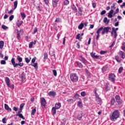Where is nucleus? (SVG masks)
Returning <instances> with one entry per match:
<instances>
[{"label":"nucleus","instance_id":"f257e3e1","mask_svg":"<svg viewBox=\"0 0 125 125\" xmlns=\"http://www.w3.org/2000/svg\"><path fill=\"white\" fill-rule=\"evenodd\" d=\"M118 55L115 56V60L118 63L122 62V59H125V53L123 51H120L118 53Z\"/></svg>","mask_w":125,"mask_h":125},{"label":"nucleus","instance_id":"f03ea898","mask_svg":"<svg viewBox=\"0 0 125 125\" xmlns=\"http://www.w3.org/2000/svg\"><path fill=\"white\" fill-rule=\"evenodd\" d=\"M119 117H120V111L118 110H115L113 112L110 116V120L111 121H112V122H115Z\"/></svg>","mask_w":125,"mask_h":125},{"label":"nucleus","instance_id":"7ed1b4c3","mask_svg":"<svg viewBox=\"0 0 125 125\" xmlns=\"http://www.w3.org/2000/svg\"><path fill=\"white\" fill-rule=\"evenodd\" d=\"M70 78L72 83H77L79 81V77L76 73H71L70 75Z\"/></svg>","mask_w":125,"mask_h":125},{"label":"nucleus","instance_id":"20e7f679","mask_svg":"<svg viewBox=\"0 0 125 125\" xmlns=\"http://www.w3.org/2000/svg\"><path fill=\"white\" fill-rule=\"evenodd\" d=\"M11 63L13 65L14 68H16L17 66H20V67H23V66H24V63L23 62L21 63L19 62L18 63H16L15 59L13 58L11 59Z\"/></svg>","mask_w":125,"mask_h":125},{"label":"nucleus","instance_id":"39448f33","mask_svg":"<svg viewBox=\"0 0 125 125\" xmlns=\"http://www.w3.org/2000/svg\"><path fill=\"white\" fill-rule=\"evenodd\" d=\"M116 75L114 74L111 73L109 75L108 80L112 83H115Z\"/></svg>","mask_w":125,"mask_h":125},{"label":"nucleus","instance_id":"423d86ee","mask_svg":"<svg viewBox=\"0 0 125 125\" xmlns=\"http://www.w3.org/2000/svg\"><path fill=\"white\" fill-rule=\"evenodd\" d=\"M109 30H111L110 27H105L104 28L102 32V35H105V34H108V33H109Z\"/></svg>","mask_w":125,"mask_h":125},{"label":"nucleus","instance_id":"0eeeda50","mask_svg":"<svg viewBox=\"0 0 125 125\" xmlns=\"http://www.w3.org/2000/svg\"><path fill=\"white\" fill-rule=\"evenodd\" d=\"M115 99L116 100L117 103H118V104H119V105L122 104V103H123V100L121 99V97H120V96L118 95H116L115 96Z\"/></svg>","mask_w":125,"mask_h":125},{"label":"nucleus","instance_id":"6e6552de","mask_svg":"<svg viewBox=\"0 0 125 125\" xmlns=\"http://www.w3.org/2000/svg\"><path fill=\"white\" fill-rule=\"evenodd\" d=\"M79 60L85 65H87V61H86V60H85L83 56H79Z\"/></svg>","mask_w":125,"mask_h":125},{"label":"nucleus","instance_id":"1a4fd4ad","mask_svg":"<svg viewBox=\"0 0 125 125\" xmlns=\"http://www.w3.org/2000/svg\"><path fill=\"white\" fill-rule=\"evenodd\" d=\"M41 106H43V107H45V105H46V100L44 98H41Z\"/></svg>","mask_w":125,"mask_h":125},{"label":"nucleus","instance_id":"9d476101","mask_svg":"<svg viewBox=\"0 0 125 125\" xmlns=\"http://www.w3.org/2000/svg\"><path fill=\"white\" fill-rule=\"evenodd\" d=\"M5 81L8 87H10V79L8 77H5Z\"/></svg>","mask_w":125,"mask_h":125},{"label":"nucleus","instance_id":"9b49d317","mask_svg":"<svg viewBox=\"0 0 125 125\" xmlns=\"http://www.w3.org/2000/svg\"><path fill=\"white\" fill-rule=\"evenodd\" d=\"M76 16H82L83 15V10H82V8L78 7V12L76 14Z\"/></svg>","mask_w":125,"mask_h":125},{"label":"nucleus","instance_id":"f8f14e48","mask_svg":"<svg viewBox=\"0 0 125 125\" xmlns=\"http://www.w3.org/2000/svg\"><path fill=\"white\" fill-rule=\"evenodd\" d=\"M60 0H52V4L54 7H57V4Z\"/></svg>","mask_w":125,"mask_h":125},{"label":"nucleus","instance_id":"ddd939ff","mask_svg":"<svg viewBox=\"0 0 125 125\" xmlns=\"http://www.w3.org/2000/svg\"><path fill=\"white\" fill-rule=\"evenodd\" d=\"M96 97V101L98 104H100L101 103V98H99V95H97L95 96Z\"/></svg>","mask_w":125,"mask_h":125},{"label":"nucleus","instance_id":"4468645a","mask_svg":"<svg viewBox=\"0 0 125 125\" xmlns=\"http://www.w3.org/2000/svg\"><path fill=\"white\" fill-rule=\"evenodd\" d=\"M48 95L49 96H52L53 97H55V96H56V92L53 91H51L49 92Z\"/></svg>","mask_w":125,"mask_h":125},{"label":"nucleus","instance_id":"2eb2a0df","mask_svg":"<svg viewBox=\"0 0 125 125\" xmlns=\"http://www.w3.org/2000/svg\"><path fill=\"white\" fill-rule=\"evenodd\" d=\"M4 108L5 110H7V111H8V112H12V109H11V108H10L8 105H7L6 104H4Z\"/></svg>","mask_w":125,"mask_h":125},{"label":"nucleus","instance_id":"dca6fc26","mask_svg":"<svg viewBox=\"0 0 125 125\" xmlns=\"http://www.w3.org/2000/svg\"><path fill=\"white\" fill-rule=\"evenodd\" d=\"M79 100L80 101L78 102L77 105L78 107H80V108H83V102L82 101V99L80 98Z\"/></svg>","mask_w":125,"mask_h":125},{"label":"nucleus","instance_id":"f3484780","mask_svg":"<svg viewBox=\"0 0 125 125\" xmlns=\"http://www.w3.org/2000/svg\"><path fill=\"white\" fill-rule=\"evenodd\" d=\"M37 43V41L35 40L34 42H31L29 44V48H32L33 47V44H36Z\"/></svg>","mask_w":125,"mask_h":125},{"label":"nucleus","instance_id":"a211bd4d","mask_svg":"<svg viewBox=\"0 0 125 125\" xmlns=\"http://www.w3.org/2000/svg\"><path fill=\"white\" fill-rule=\"evenodd\" d=\"M23 24V21H17V26L18 27V28H20V26Z\"/></svg>","mask_w":125,"mask_h":125},{"label":"nucleus","instance_id":"6ab92c4d","mask_svg":"<svg viewBox=\"0 0 125 125\" xmlns=\"http://www.w3.org/2000/svg\"><path fill=\"white\" fill-rule=\"evenodd\" d=\"M61 107V104L60 103H58V104H55L54 108L57 109V110H58V109H60Z\"/></svg>","mask_w":125,"mask_h":125},{"label":"nucleus","instance_id":"aec40b11","mask_svg":"<svg viewBox=\"0 0 125 125\" xmlns=\"http://www.w3.org/2000/svg\"><path fill=\"white\" fill-rule=\"evenodd\" d=\"M71 8L72 10H74L75 12H78V9L77 8V7L75 5V4H73L71 5Z\"/></svg>","mask_w":125,"mask_h":125},{"label":"nucleus","instance_id":"412c9836","mask_svg":"<svg viewBox=\"0 0 125 125\" xmlns=\"http://www.w3.org/2000/svg\"><path fill=\"white\" fill-rule=\"evenodd\" d=\"M17 39L19 41H20V39H21V36L20 35V33L19 32V30H17Z\"/></svg>","mask_w":125,"mask_h":125},{"label":"nucleus","instance_id":"4be33fe9","mask_svg":"<svg viewBox=\"0 0 125 125\" xmlns=\"http://www.w3.org/2000/svg\"><path fill=\"white\" fill-rule=\"evenodd\" d=\"M76 64H77L79 68H80L81 69L83 68V64H82V63L79 62H76Z\"/></svg>","mask_w":125,"mask_h":125},{"label":"nucleus","instance_id":"5701e85b","mask_svg":"<svg viewBox=\"0 0 125 125\" xmlns=\"http://www.w3.org/2000/svg\"><path fill=\"white\" fill-rule=\"evenodd\" d=\"M3 46H4V42L2 41H0V49H2L3 48Z\"/></svg>","mask_w":125,"mask_h":125},{"label":"nucleus","instance_id":"b1692460","mask_svg":"<svg viewBox=\"0 0 125 125\" xmlns=\"http://www.w3.org/2000/svg\"><path fill=\"white\" fill-rule=\"evenodd\" d=\"M21 15L22 20H24L26 18V14H25V12H23L21 13Z\"/></svg>","mask_w":125,"mask_h":125},{"label":"nucleus","instance_id":"393cba45","mask_svg":"<svg viewBox=\"0 0 125 125\" xmlns=\"http://www.w3.org/2000/svg\"><path fill=\"white\" fill-rule=\"evenodd\" d=\"M17 60L19 61V62L21 63L23 60V59H22L20 56H17Z\"/></svg>","mask_w":125,"mask_h":125},{"label":"nucleus","instance_id":"a878e982","mask_svg":"<svg viewBox=\"0 0 125 125\" xmlns=\"http://www.w3.org/2000/svg\"><path fill=\"white\" fill-rule=\"evenodd\" d=\"M106 71H108V68L106 66H103L102 69V73H105Z\"/></svg>","mask_w":125,"mask_h":125},{"label":"nucleus","instance_id":"bb28decb","mask_svg":"<svg viewBox=\"0 0 125 125\" xmlns=\"http://www.w3.org/2000/svg\"><path fill=\"white\" fill-rule=\"evenodd\" d=\"M56 108L54 107H52V115H54L56 114Z\"/></svg>","mask_w":125,"mask_h":125},{"label":"nucleus","instance_id":"cd10ccee","mask_svg":"<svg viewBox=\"0 0 125 125\" xmlns=\"http://www.w3.org/2000/svg\"><path fill=\"white\" fill-rule=\"evenodd\" d=\"M17 117H20L21 119H22V120H25V118L24 116H23V115L21 113L20 114H16Z\"/></svg>","mask_w":125,"mask_h":125},{"label":"nucleus","instance_id":"c85d7f7f","mask_svg":"<svg viewBox=\"0 0 125 125\" xmlns=\"http://www.w3.org/2000/svg\"><path fill=\"white\" fill-rule=\"evenodd\" d=\"M18 4V0H16L14 2V9H16L17 8V5Z\"/></svg>","mask_w":125,"mask_h":125},{"label":"nucleus","instance_id":"c756f323","mask_svg":"<svg viewBox=\"0 0 125 125\" xmlns=\"http://www.w3.org/2000/svg\"><path fill=\"white\" fill-rule=\"evenodd\" d=\"M83 26H84L83 23H81L78 26V29H79V30H82L83 28Z\"/></svg>","mask_w":125,"mask_h":125},{"label":"nucleus","instance_id":"7c9ffc66","mask_svg":"<svg viewBox=\"0 0 125 125\" xmlns=\"http://www.w3.org/2000/svg\"><path fill=\"white\" fill-rule=\"evenodd\" d=\"M109 22H110V20H108V19L106 17H105L104 19V23L107 22V24H109Z\"/></svg>","mask_w":125,"mask_h":125},{"label":"nucleus","instance_id":"2f4dec72","mask_svg":"<svg viewBox=\"0 0 125 125\" xmlns=\"http://www.w3.org/2000/svg\"><path fill=\"white\" fill-rule=\"evenodd\" d=\"M103 27H100L97 30L96 32L97 34H99V35H100V32H101V31H103Z\"/></svg>","mask_w":125,"mask_h":125},{"label":"nucleus","instance_id":"473e14b6","mask_svg":"<svg viewBox=\"0 0 125 125\" xmlns=\"http://www.w3.org/2000/svg\"><path fill=\"white\" fill-rule=\"evenodd\" d=\"M70 3L69 0H63V4L64 5H68Z\"/></svg>","mask_w":125,"mask_h":125},{"label":"nucleus","instance_id":"72a5a7b5","mask_svg":"<svg viewBox=\"0 0 125 125\" xmlns=\"http://www.w3.org/2000/svg\"><path fill=\"white\" fill-rule=\"evenodd\" d=\"M76 39L82 41V38H81V34H78L76 35Z\"/></svg>","mask_w":125,"mask_h":125},{"label":"nucleus","instance_id":"f704fd0d","mask_svg":"<svg viewBox=\"0 0 125 125\" xmlns=\"http://www.w3.org/2000/svg\"><path fill=\"white\" fill-rule=\"evenodd\" d=\"M31 65L34 67L36 70H38V63H34L33 64H31Z\"/></svg>","mask_w":125,"mask_h":125},{"label":"nucleus","instance_id":"c9c22d12","mask_svg":"<svg viewBox=\"0 0 125 125\" xmlns=\"http://www.w3.org/2000/svg\"><path fill=\"white\" fill-rule=\"evenodd\" d=\"M36 112H37V109L36 108V107L32 110L31 111V115H32V116H34L36 113Z\"/></svg>","mask_w":125,"mask_h":125},{"label":"nucleus","instance_id":"e433bc0d","mask_svg":"<svg viewBox=\"0 0 125 125\" xmlns=\"http://www.w3.org/2000/svg\"><path fill=\"white\" fill-rule=\"evenodd\" d=\"M48 58V54H47V53H44V60H46Z\"/></svg>","mask_w":125,"mask_h":125},{"label":"nucleus","instance_id":"4c0bfd02","mask_svg":"<svg viewBox=\"0 0 125 125\" xmlns=\"http://www.w3.org/2000/svg\"><path fill=\"white\" fill-rule=\"evenodd\" d=\"M115 103H116V100H115V98H112L111 99V104L112 105H114Z\"/></svg>","mask_w":125,"mask_h":125},{"label":"nucleus","instance_id":"58836bf2","mask_svg":"<svg viewBox=\"0 0 125 125\" xmlns=\"http://www.w3.org/2000/svg\"><path fill=\"white\" fill-rule=\"evenodd\" d=\"M83 113H81L80 114H79L78 116V119L79 120V121H81L82 120V119L83 118Z\"/></svg>","mask_w":125,"mask_h":125},{"label":"nucleus","instance_id":"ea45409f","mask_svg":"<svg viewBox=\"0 0 125 125\" xmlns=\"http://www.w3.org/2000/svg\"><path fill=\"white\" fill-rule=\"evenodd\" d=\"M79 96H80V95H79V94L76 93V94H75V95H74L73 98H74V99L77 100V99H78L79 98Z\"/></svg>","mask_w":125,"mask_h":125},{"label":"nucleus","instance_id":"a19ab883","mask_svg":"<svg viewBox=\"0 0 125 125\" xmlns=\"http://www.w3.org/2000/svg\"><path fill=\"white\" fill-rule=\"evenodd\" d=\"M25 62L26 63H30V62L31 61V58H30V59L28 58H25Z\"/></svg>","mask_w":125,"mask_h":125},{"label":"nucleus","instance_id":"79ce46f5","mask_svg":"<svg viewBox=\"0 0 125 125\" xmlns=\"http://www.w3.org/2000/svg\"><path fill=\"white\" fill-rule=\"evenodd\" d=\"M67 101L68 102V103H69V104H72V103L74 102V100L72 99H69L67 100Z\"/></svg>","mask_w":125,"mask_h":125},{"label":"nucleus","instance_id":"37998d69","mask_svg":"<svg viewBox=\"0 0 125 125\" xmlns=\"http://www.w3.org/2000/svg\"><path fill=\"white\" fill-rule=\"evenodd\" d=\"M55 22H57V23H59V22H61V19L60 18H57Z\"/></svg>","mask_w":125,"mask_h":125},{"label":"nucleus","instance_id":"c03bdc74","mask_svg":"<svg viewBox=\"0 0 125 125\" xmlns=\"http://www.w3.org/2000/svg\"><path fill=\"white\" fill-rule=\"evenodd\" d=\"M81 96H82L83 97H84V96H85V95H86V94L85 93V92L84 91H82L81 93Z\"/></svg>","mask_w":125,"mask_h":125},{"label":"nucleus","instance_id":"a18cd8bd","mask_svg":"<svg viewBox=\"0 0 125 125\" xmlns=\"http://www.w3.org/2000/svg\"><path fill=\"white\" fill-rule=\"evenodd\" d=\"M1 28H3V30H7V29H8V27H7L3 24L2 25Z\"/></svg>","mask_w":125,"mask_h":125},{"label":"nucleus","instance_id":"49530a36","mask_svg":"<svg viewBox=\"0 0 125 125\" xmlns=\"http://www.w3.org/2000/svg\"><path fill=\"white\" fill-rule=\"evenodd\" d=\"M53 73L54 76H55V77H56V76H57V71H56V70L55 69L53 70Z\"/></svg>","mask_w":125,"mask_h":125},{"label":"nucleus","instance_id":"de8ad7c7","mask_svg":"<svg viewBox=\"0 0 125 125\" xmlns=\"http://www.w3.org/2000/svg\"><path fill=\"white\" fill-rule=\"evenodd\" d=\"M123 70H124V68L123 67V66H121L119 69V74H121V73H122V72H123Z\"/></svg>","mask_w":125,"mask_h":125},{"label":"nucleus","instance_id":"09e8293b","mask_svg":"<svg viewBox=\"0 0 125 125\" xmlns=\"http://www.w3.org/2000/svg\"><path fill=\"white\" fill-rule=\"evenodd\" d=\"M0 63L1 65H5V64H6V62H5L4 60H1Z\"/></svg>","mask_w":125,"mask_h":125},{"label":"nucleus","instance_id":"8fccbe9b","mask_svg":"<svg viewBox=\"0 0 125 125\" xmlns=\"http://www.w3.org/2000/svg\"><path fill=\"white\" fill-rule=\"evenodd\" d=\"M77 48L80 49L81 48V45H80V42H78L76 44Z\"/></svg>","mask_w":125,"mask_h":125},{"label":"nucleus","instance_id":"3c124183","mask_svg":"<svg viewBox=\"0 0 125 125\" xmlns=\"http://www.w3.org/2000/svg\"><path fill=\"white\" fill-rule=\"evenodd\" d=\"M105 53H107V51H100V54H105Z\"/></svg>","mask_w":125,"mask_h":125},{"label":"nucleus","instance_id":"603ef678","mask_svg":"<svg viewBox=\"0 0 125 125\" xmlns=\"http://www.w3.org/2000/svg\"><path fill=\"white\" fill-rule=\"evenodd\" d=\"M13 18H14V15H11V16L9 17V20H10V21H12V20H13Z\"/></svg>","mask_w":125,"mask_h":125},{"label":"nucleus","instance_id":"864d4df0","mask_svg":"<svg viewBox=\"0 0 125 125\" xmlns=\"http://www.w3.org/2000/svg\"><path fill=\"white\" fill-rule=\"evenodd\" d=\"M38 32V29L37 28V27H35L34 28V30L33 31V32L32 33V34H35L36 33H37Z\"/></svg>","mask_w":125,"mask_h":125},{"label":"nucleus","instance_id":"5fc2aeb1","mask_svg":"<svg viewBox=\"0 0 125 125\" xmlns=\"http://www.w3.org/2000/svg\"><path fill=\"white\" fill-rule=\"evenodd\" d=\"M13 110L15 112H17L18 111V108L16 107V106H14L13 107Z\"/></svg>","mask_w":125,"mask_h":125},{"label":"nucleus","instance_id":"6e6d98bb","mask_svg":"<svg viewBox=\"0 0 125 125\" xmlns=\"http://www.w3.org/2000/svg\"><path fill=\"white\" fill-rule=\"evenodd\" d=\"M30 101L32 103H33L35 101V98L34 97H32L30 99Z\"/></svg>","mask_w":125,"mask_h":125},{"label":"nucleus","instance_id":"4d7b16f0","mask_svg":"<svg viewBox=\"0 0 125 125\" xmlns=\"http://www.w3.org/2000/svg\"><path fill=\"white\" fill-rule=\"evenodd\" d=\"M106 13V11L105 10H103L101 13V15H104Z\"/></svg>","mask_w":125,"mask_h":125},{"label":"nucleus","instance_id":"13d9d810","mask_svg":"<svg viewBox=\"0 0 125 125\" xmlns=\"http://www.w3.org/2000/svg\"><path fill=\"white\" fill-rule=\"evenodd\" d=\"M94 93H95V96L98 95V94L97 93V88H95L94 89Z\"/></svg>","mask_w":125,"mask_h":125},{"label":"nucleus","instance_id":"bf43d9fd","mask_svg":"<svg viewBox=\"0 0 125 125\" xmlns=\"http://www.w3.org/2000/svg\"><path fill=\"white\" fill-rule=\"evenodd\" d=\"M95 54H96L95 53H91L90 54V55H91V57H92V58H94V57L96 56Z\"/></svg>","mask_w":125,"mask_h":125},{"label":"nucleus","instance_id":"052dcab7","mask_svg":"<svg viewBox=\"0 0 125 125\" xmlns=\"http://www.w3.org/2000/svg\"><path fill=\"white\" fill-rule=\"evenodd\" d=\"M66 125V121L63 119L62 122V125Z\"/></svg>","mask_w":125,"mask_h":125},{"label":"nucleus","instance_id":"680f3d73","mask_svg":"<svg viewBox=\"0 0 125 125\" xmlns=\"http://www.w3.org/2000/svg\"><path fill=\"white\" fill-rule=\"evenodd\" d=\"M116 4L115 3H113V5L111 6V8L114 9H116Z\"/></svg>","mask_w":125,"mask_h":125},{"label":"nucleus","instance_id":"e2e57ef3","mask_svg":"<svg viewBox=\"0 0 125 125\" xmlns=\"http://www.w3.org/2000/svg\"><path fill=\"white\" fill-rule=\"evenodd\" d=\"M97 36H96V41H98V40H99V37H100V34H97Z\"/></svg>","mask_w":125,"mask_h":125},{"label":"nucleus","instance_id":"0e129e2a","mask_svg":"<svg viewBox=\"0 0 125 125\" xmlns=\"http://www.w3.org/2000/svg\"><path fill=\"white\" fill-rule=\"evenodd\" d=\"M5 121H6V118L5 117H4L2 120L3 124H6V122H5Z\"/></svg>","mask_w":125,"mask_h":125},{"label":"nucleus","instance_id":"69168bd1","mask_svg":"<svg viewBox=\"0 0 125 125\" xmlns=\"http://www.w3.org/2000/svg\"><path fill=\"white\" fill-rule=\"evenodd\" d=\"M112 32H113L114 34L117 33V31L115 30V27H113V28H112Z\"/></svg>","mask_w":125,"mask_h":125},{"label":"nucleus","instance_id":"338daca9","mask_svg":"<svg viewBox=\"0 0 125 125\" xmlns=\"http://www.w3.org/2000/svg\"><path fill=\"white\" fill-rule=\"evenodd\" d=\"M94 59H99V56L96 55L93 58Z\"/></svg>","mask_w":125,"mask_h":125},{"label":"nucleus","instance_id":"774afa93","mask_svg":"<svg viewBox=\"0 0 125 125\" xmlns=\"http://www.w3.org/2000/svg\"><path fill=\"white\" fill-rule=\"evenodd\" d=\"M21 77L22 80H25V75L24 74H21Z\"/></svg>","mask_w":125,"mask_h":125}]
</instances>
